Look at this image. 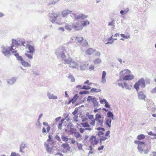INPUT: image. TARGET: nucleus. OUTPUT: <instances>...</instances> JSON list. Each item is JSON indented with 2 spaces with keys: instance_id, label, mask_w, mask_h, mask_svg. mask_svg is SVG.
Instances as JSON below:
<instances>
[{
  "instance_id": "obj_1",
  "label": "nucleus",
  "mask_w": 156,
  "mask_h": 156,
  "mask_svg": "<svg viewBox=\"0 0 156 156\" xmlns=\"http://www.w3.org/2000/svg\"><path fill=\"white\" fill-rule=\"evenodd\" d=\"M140 86L143 88H144L145 86V80L143 78H141L134 85V88L136 90L137 92L139 90Z\"/></svg>"
},
{
  "instance_id": "obj_2",
  "label": "nucleus",
  "mask_w": 156,
  "mask_h": 156,
  "mask_svg": "<svg viewBox=\"0 0 156 156\" xmlns=\"http://www.w3.org/2000/svg\"><path fill=\"white\" fill-rule=\"evenodd\" d=\"M66 62L68 64H69V66L70 67L73 69H78L79 67L78 64L73 61L71 60V58L67 59V60H66Z\"/></svg>"
},
{
  "instance_id": "obj_3",
  "label": "nucleus",
  "mask_w": 156,
  "mask_h": 156,
  "mask_svg": "<svg viewBox=\"0 0 156 156\" xmlns=\"http://www.w3.org/2000/svg\"><path fill=\"white\" fill-rule=\"evenodd\" d=\"M22 45L23 46L26 47L29 50V52L33 54L35 51V49L33 46L26 43L25 42L22 43Z\"/></svg>"
},
{
  "instance_id": "obj_4",
  "label": "nucleus",
  "mask_w": 156,
  "mask_h": 156,
  "mask_svg": "<svg viewBox=\"0 0 156 156\" xmlns=\"http://www.w3.org/2000/svg\"><path fill=\"white\" fill-rule=\"evenodd\" d=\"M131 71L128 69H125L121 71L120 73V80H122V78L126 76L128 74L130 73Z\"/></svg>"
},
{
  "instance_id": "obj_5",
  "label": "nucleus",
  "mask_w": 156,
  "mask_h": 156,
  "mask_svg": "<svg viewBox=\"0 0 156 156\" xmlns=\"http://www.w3.org/2000/svg\"><path fill=\"white\" fill-rule=\"evenodd\" d=\"M14 46V45L12 44L10 48L9 47L8 48H6L5 47H3L2 48V51L3 53H4L5 55L9 54L10 51L12 52V51L14 49L13 48Z\"/></svg>"
},
{
  "instance_id": "obj_6",
  "label": "nucleus",
  "mask_w": 156,
  "mask_h": 156,
  "mask_svg": "<svg viewBox=\"0 0 156 156\" xmlns=\"http://www.w3.org/2000/svg\"><path fill=\"white\" fill-rule=\"evenodd\" d=\"M60 15L59 12H53L50 16L51 18L52 19L51 22L53 23L55 22L56 20V18H58Z\"/></svg>"
},
{
  "instance_id": "obj_7",
  "label": "nucleus",
  "mask_w": 156,
  "mask_h": 156,
  "mask_svg": "<svg viewBox=\"0 0 156 156\" xmlns=\"http://www.w3.org/2000/svg\"><path fill=\"white\" fill-rule=\"evenodd\" d=\"M147 101L148 102V103H150L151 104V106H147V109L148 110L150 111H151L152 112H155L156 111V108L154 105V103L152 102V101H151L150 100H148Z\"/></svg>"
},
{
  "instance_id": "obj_8",
  "label": "nucleus",
  "mask_w": 156,
  "mask_h": 156,
  "mask_svg": "<svg viewBox=\"0 0 156 156\" xmlns=\"http://www.w3.org/2000/svg\"><path fill=\"white\" fill-rule=\"evenodd\" d=\"M73 16L76 20H79L80 19H84L88 17V16L85 15L83 14H80L77 15L74 14H73Z\"/></svg>"
},
{
  "instance_id": "obj_9",
  "label": "nucleus",
  "mask_w": 156,
  "mask_h": 156,
  "mask_svg": "<svg viewBox=\"0 0 156 156\" xmlns=\"http://www.w3.org/2000/svg\"><path fill=\"white\" fill-rule=\"evenodd\" d=\"M74 39L76 43L81 44L83 41V37L78 36L74 38Z\"/></svg>"
},
{
  "instance_id": "obj_10",
  "label": "nucleus",
  "mask_w": 156,
  "mask_h": 156,
  "mask_svg": "<svg viewBox=\"0 0 156 156\" xmlns=\"http://www.w3.org/2000/svg\"><path fill=\"white\" fill-rule=\"evenodd\" d=\"M27 143L26 142H23L20 145V152L21 153H24L23 150L27 147Z\"/></svg>"
},
{
  "instance_id": "obj_11",
  "label": "nucleus",
  "mask_w": 156,
  "mask_h": 156,
  "mask_svg": "<svg viewBox=\"0 0 156 156\" xmlns=\"http://www.w3.org/2000/svg\"><path fill=\"white\" fill-rule=\"evenodd\" d=\"M134 78V75L133 74H128L125 77L122 78L124 80H133Z\"/></svg>"
},
{
  "instance_id": "obj_12",
  "label": "nucleus",
  "mask_w": 156,
  "mask_h": 156,
  "mask_svg": "<svg viewBox=\"0 0 156 156\" xmlns=\"http://www.w3.org/2000/svg\"><path fill=\"white\" fill-rule=\"evenodd\" d=\"M73 27L76 30H79L83 29L82 26L81 24H80L79 23L73 25Z\"/></svg>"
},
{
  "instance_id": "obj_13",
  "label": "nucleus",
  "mask_w": 156,
  "mask_h": 156,
  "mask_svg": "<svg viewBox=\"0 0 156 156\" xmlns=\"http://www.w3.org/2000/svg\"><path fill=\"white\" fill-rule=\"evenodd\" d=\"M95 50L92 48H90L86 50L85 51L86 54L87 55H91L94 53Z\"/></svg>"
},
{
  "instance_id": "obj_14",
  "label": "nucleus",
  "mask_w": 156,
  "mask_h": 156,
  "mask_svg": "<svg viewBox=\"0 0 156 156\" xmlns=\"http://www.w3.org/2000/svg\"><path fill=\"white\" fill-rule=\"evenodd\" d=\"M88 64L85 63H82L80 65V69L82 70H85L88 67Z\"/></svg>"
},
{
  "instance_id": "obj_15",
  "label": "nucleus",
  "mask_w": 156,
  "mask_h": 156,
  "mask_svg": "<svg viewBox=\"0 0 156 156\" xmlns=\"http://www.w3.org/2000/svg\"><path fill=\"white\" fill-rule=\"evenodd\" d=\"M71 11L68 10H66L63 11L62 13V15L64 17L66 16L68 14L71 13Z\"/></svg>"
},
{
  "instance_id": "obj_16",
  "label": "nucleus",
  "mask_w": 156,
  "mask_h": 156,
  "mask_svg": "<svg viewBox=\"0 0 156 156\" xmlns=\"http://www.w3.org/2000/svg\"><path fill=\"white\" fill-rule=\"evenodd\" d=\"M61 147L64 149H65L69 151L70 147L68 144L67 143L63 144L61 145Z\"/></svg>"
},
{
  "instance_id": "obj_17",
  "label": "nucleus",
  "mask_w": 156,
  "mask_h": 156,
  "mask_svg": "<svg viewBox=\"0 0 156 156\" xmlns=\"http://www.w3.org/2000/svg\"><path fill=\"white\" fill-rule=\"evenodd\" d=\"M12 52L15 54V55L17 57L18 60L21 61V62H22V61L23 60L21 56H19V54L18 53H16V51H12Z\"/></svg>"
},
{
  "instance_id": "obj_18",
  "label": "nucleus",
  "mask_w": 156,
  "mask_h": 156,
  "mask_svg": "<svg viewBox=\"0 0 156 156\" xmlns=\"http://www.w3.org/2000/svg\"><path fill=\"white\" fill-rule=\"evenodd\" d=\"M106 75V72L105 71H103L102 73V75L101 79V81L103 83H105L106 81L105 78Z\"/></svg>"
},
{
  "instance_id": "obj_19",
  "label": "nucleus",
  "mask_w": 156,
  "mask_h": 156,
  "mask_svg": "<svg viewBox=\"0 0 156 156\" xmlns=\"http://www.w3.org/2000/svg\"><path fill=\"white\" fill-rule=\"evenodd\" d=\"M22 65L25 67L30 66L31 65L29 64L28 62L24 61V60L22 62H21Z\"/></svg>"
},
{
  "instance_id": "obj_20",
  "label": "nucleus",
  "mask_w": 156,
  "mask_h": 156,
  "mask_svg": "<svg viewBox=\"0 0 156 156\" xmlns=\"http://www.w3.org/2000/svg\"><path fill=\"white\" fill-rule=\"evenodd\" d=\"M90 24V22L88 20H87L82 22L81 25L82 26V27H85Z\"/></svg>"
},
{
  "instance_id": "obj_21",
  "label": "nucleus",
  "mask_w": 156,
  "mask_h": 156,
  "mask_svg": "<svg viewBox=\"0 0 156 156\" xmlns=\"http://www.w3.org/2000/svg\"><path fill=\"white\" fill-rule=\"evenodd\" d=\"M67 127L68 128L70 129V131H72L74 129L73 128V125L71 122H69L68 124L67 125Z\"/></svg>"
},
{
  "instance_id": "obj_22",
  "label": "nucleus",
  "mask_w": 156,
  "mask_h": 156,
  "mask_svg": "<svg viewBox=\"0 0 156 156\" xmlns=\"http://www.w3.org/2000/svg\"><path fill=\"white\" fill-rule=\"evenodd\" d=\"M107 115L108 117L111 118L112 119H114V115L111 111H109L107 112Z\"/></svg>"
},
{
  "instance_id": "obj_23",
  "label": "nucleus",
  "mask_w": 156,
  "mask_h": 156,
  "mask_svg": "<svg viewBox=\"0 0 156 156\" xmlns=\"http://www.w3.org/2000/svg\"><path fill=\"white\" fill-rule=\"evenodd\" d=\"M75 136L76 138H78L80 137V140L82 139V136L79 132H75L74 133Z\"/></svg>"
},
{
  "instance_id": "obj_24",
  "label": "nucleus",
  "mask_w": 156,
  "mask_h": 156,
  "mask_svg": "<svg viewBox=\"0 0 156 156\" xmlns=\"http://www.w3.org/2000/svg\"><path fill=\"white\" fill-rule=\"evenodd\" d=\"M92 102L94 105V106L96 107L98 105V102L97 101L96 98H93Z\"/></svg>"
},
{
  "instance_id": "obj_25",
  "label": "nucleus",
  "mask_w": 156,
  "mask_h": 156,
  "mask_svg": "<svg viewBox=\"0 0 156 156\" xmlns=\"http://www.w3.org/2000/svg\"><path fill=\"white\" fill-rule=\"evenodd\" d=\"M138 94L139 98H145L146 97L145 95L142 91L139 92Z\"/></svg>"
},
{
  "instance_id": "obj_26",
  "label": "nucleus",
  "mask_w": 156,
  "mask_h": 156,
  "mask_svg": "<svg viewBox=\"0 0 156 156\" xmlns=\"http://www.w3.org/2000/svg\"><path fill=\"white\" fill-rule=\"evenodd\" d=\"M78 98H72V99L69 100V101L67 103L68 104H69L71 102H72L73 104H74L77 100Z\"/></svg>"
},
{
  "instance_id": "obj_27",
  "label": "nucleus",
  "mask_w": 156,
  "mask_h": 156,
  "mask_svg": "<svg viewBox=\"0 0 156 156\" xmlns=\"http://www.w3.org/2000/svg\"><path fill=\"white\" fill-rule=\"evenodd\" d=\"M101 59L99 58L95 59L94 61V62L95 64H99L101 63Z\"/></svg>"
},
{
  "instance_id": "obj_28",
  "label": "nucleus",
  "mask_w": 156,
  "mask_h": 156,
  "mask_svg": "<svg viewBox=\"0 0 156 156\" xmlns=\"http://www.w3.org/2000/svg\"><path fill=\"white\" fill-rule=\"evenodd\" d=\"M62 139L63 141L67 143L68 140V138L67 136H65L64 135L61 136Z\"/></svg>"
},
{
  "instance_id": "obj_29",
  "label": "nucleus",
  "mask_w": 156,
  "mask_h": 156,
  "mask_svg": "<svg viewBox=\"0 0 156 156\" xmlns=\"http://www.w3.org/2000/svg\"><path fill=\"white\" fill-rule=\"evenodd\" d=\"M112 37H113V35H112V36L108 39V40L109 41L107 42H105V43L107 44H111L112 43V42H113L114 40H115L117 39L116 38L114 39L113 40L112 42H109V41H111L112 39Z\"/></svg>"
},
{
  "instance_id": "obj_30",
  "label": "nucleus",
  "mask_w": 156,
  "mask_h": 156,
  "mask_svg": "<svg viewBox=\"0 0 156 156\" xmlns=\"http://www.w3.org/2000/svg\"><path fill=\"white\" fill-rule=\"evenodd\" d=\"M61 58H62V59H63V60L65 61L66 62V60H67V59H66V56L65 54V53H61Z\"/></svg>"
},
{
  "instance_id": "obj_31",
  "label": "nucleus",
  "mask_w": 156,
  "mask_h": 156,
  "mask_svg": "<svg viewBox=\"0 0 156 156\" xmlns=\"http://www.w3.org/2000/svg\"><path fill=\"white\" fill-rule=\"evenodd\" d=\"M145 137V136L144 134H140L137 136V138L138 140H140L144 139Z\"/></svg>"
},
{
  "instance_id": "obj_32",
  "label": "nucleus",
  "mask_w": 156,
  "mask_h": 156,
  "mask_svg": "<svg viewBox=\"0 0 156 156\" xmlns=\"http://www.w3.org/2000/svg\"><path fill=\"white\" fill-rule=\"evenodd\" d=\"M46 151L49 153H50L52 151V148L49 147L48 144H47Z\"/></svg>"
},
{
  "instance_id": "obj_33",
  "label": "nucleus",
  "mask_w": 156,
  "mask_h": 156,
  "mask_svg": "<svg viewBox=\"0 0 156 156\" xmlns=\"http://www.w3.org/2000/svg\"><path fill=\"white\" fill-rule=\"evenodd\" d=\"M80 125H82L83 127H89L90 126V125L88 124L87 122L81 123Z\"/></svg>"
},
{
  "instance_id": "obj_34",
  "label": "nucleus",
  "mask_w": 156,
  "mask_h": 156,
  "mask_svg": "<svg viewBox=\"0 0 156 156\" xmlns=\"http://www.w3.org/2000/svg\"><path fill=\"white\" fill-rule=\"evenodd\" d=\"M128 11L129 9H127L124 10H121L120 12V13L122 15H123L126 14L128 13Z\"/></svg>"
},
{
  "instance_id": "obj_35",
  "label": "nucleus",
  "mask_w": 156,
  "mask_h": 156,
  "mask_svg": "<svg viewBox=\"0 0 156 156\" xmlns=\"http://www.w3.org/2000/svg\"><path fill=\"white\" fill-rule=\"evenodd\" d=\"M137 148L140 153L141 154H142L143 151H144V149H143L142 147L141 146H139V145H138L137 147Z\"/></svg>"
},
{
  "instance_id": "obj_36",
  "label": "nucleus",
  "mask_w": 156,
  "mask_h": 156,
  "mask_svg": "<svg viewBox=\"0 0 156 156\" xmlns=\"http://www.w3.org/2000/svg\"><path fill=\"white\" fill-rule=\"evenodd\" d=\"M121 36L125 39L129 38L130 37V35L129 34L127 35H125L124 34H120Z\"/></svg>"
},
{
  "instance_id": "obj_37",
  "label": "nucleus",
  "mask_w": 156,
  "mask_h": 156,
  "mask_svg": "<svg viewBox=\"0 0 156 156\" xmlns=\"http://www.w3.org/2000/svg\"><path fill=\"white\" fill-rule=\"evenodd\" d=\"M95 138H96V137L94 135H92L90 138V141L91 144H93V140Z\"/></svg>"
},
{
  "instance_id": "obj_38",
  "label": "nucleus",
  "mask_w": 156,
  "mask_h": 156,
  "mask_svg": "<svg viewBox=\"0 0 156 156\" xmlns=\"http://www.w3.org/2000/svg\"><path fill=\"white\" fill-rule=\"evenodd\" d=\"M81 89L89 90L91 88V87L88 86L83 85Z\"/></svg>"
},
{
  "instance_id": "obj_39",
  "label": "nucleus",
  "mask_w": 156,
  "mask_h": 156,
  "mask_svg": "<svg viewBox=\"0 0 156 156\" xmlns=\"http://www.w3.org/2000/svg\"><path fill=\"white\" fill-rule=\"evenodd\" d=\"M89 92L87 90H85L83 91H81L80 92L79 94H89Z\"/></svg>"
},
{
  "instance_id": "obj_40",
  "label": "nucleus",
  "mask_w": 156,
  "mask_h": 156,
  "mask_svg": "<svg viewBox=\"0 0 156 156\" xmlns=\"http://www.w3.org/2000/svg\"><path fill=\"white\" fill-rule=\"evenodd\" d=\"M90 91L91 92H100L101 91V90L100 89H98L95 88H92L90 90Z\"/></svg>"
},
{
  "instance_id": "obj_41",
  "label": "nucleus",
  "mask_w": 156,
  "mask_h": 156,
  "mask_svg": "<svg viewBox=\"0 0 156 156\" xmlns=\"http://www.w3.org/2000/svg\"><path fill=\"white\" fill-rule=\"evenodd\" d=\"M65 28L68 30H70L72 29V27L70 25H67L65 26Z\"/></svg>"
},
{
  "instance_id": "obj_42",
  "label": "nucleus",
  "mask_w": 156,
  "mask_h": 156,
  "mask_svg": "<svg viewBox=\"0 0 156 156\" xmlns=\"http://www.w3.org/2000/svg\"><path fill=\"white\" fill-rule=\"evenodd\" d=\"M97 121L98 122V124L100 125L101 126L103 127V121H101V120L99 119L97 120Z\"/></svg>"
},
{
  "instance_id": "obj_43",
  "label": "nucleus",
  "mask_w": 156,
  "mask_h": 156,
  "mask_svg": "<svg viewBox=\"0 0 156 156\" xmlns=\"http://www.w3.org/2000/svg\"><path fill=\"white\" fill-rule=\"evenodd\" d=\"M109 123V122L108 119H106V120L105 124L108 127L110 128L111 127V125H110Z\"/></svg>"
},
{
  "instance_id": "obj_44",
  "label": "nucleus",
  "mask_w": 156,
  "mask_h": 156,
  "mask_svg": "<svg viewBox=\"0 0 156 156\" xmlns=\"http://www.w3.org/2000/svg\"><path fill=\"white\" fill-rule=\"evenodd\" d=\"M107 139V138L103 136H101V138L99 139V140L100 141H103Z\"/></svg>"
},
{
  "instance_id": "obj_45",
  "label": "nucleus",
  "mask_w": 156,
  "mask_h": 156,
  "mask_svg": "<svg viewBox=\"0 0 156 156\" xmlns=\"http://www.w3.org/2000/svg\"><path fill=\"white\" fill-rule=\"evenodd\" d=\"M78 111V109L77 108H76L74 111L73 112L72 114L74 115H75L77 113Z\"/></svg>"
},
{
  "instance_id": "obj_46",
  "label": "nucleus",
  "mask_w": 156,
  "mask_h": 156,
  "mask_svg": "<svg viewBox=\"0 0 156 156\" xmlns=\"http://www.w3.org/2000/svg\"><path fill=\"white\" fill-rule=\"evenodd\" d=\"M105 103V107L106 108H110V105L109 104L108 102L107 101Z\"/></svg>"
},
{
  "instance_id": "obj_47",
  "label": "nucleus",
  "mask_w": 156,
  "mask_h": 156,
  "mask_svg": "<svg viewBox=\"0 0 156 156\" xmlns=\"http://www.w3.org/2000/svg\"><path fill=\"white\" fill-rule=\"evenodd\" d=\"M95 117L97 119V120L98 119H99L101 118V116L99 114H97L95 115Z\"/></svg>"
},
{
  "instance_id": "obj_48",
  "label": "nucleus",
  "mask_w": 156,
  "mask_h": 156,
  "mask_svg": "<svg viewBox=\"0 0 156 156\" xmlns=\"http://www.w3.org/2000/svg\"><path fill=\"white\" fill-rule=\"evenodd\" d=\"M93 141V144H92L93 145L97 144L98 143V140H96V138H95Z\"/></svg>"
},
{
  "instance_id": "obj_49",
  "label": "nucleus",
  "mask_w": 156,
  "mask_h": 156,
  "mask_svg": "<svg viewBox=\"0 0 156 156\" xmlns=\"http://www.w3.org/2000/svg\"><path fill=\"white\" fill-rule=\"evenodd\" d=\"M55 138L59 142H60L61 141V139L59 136L56 135L55 136Z\"/></svg>"
},
{
  "instance_id": "obj_50",
  "label": "nucleus",
  "mask_w": 156,
  "mask_h": 156,
  "mask_svg": "<svg viewBox=\"0 0 156 156\" xmlns=\"http://www.w3.org/2000/svg\"><path fill=\"white\" fill-rule=\"evenodd\" d=\"M96 129L99 131L102 130L103 131H104L105 130V129L104 128L101 127H99L97 128Z\"/></svg>"
},
{
  "instance_id": "obj_51",
  "label": "nucleus",
  "mask_w": 156,
  "mask_h": 156,
  "mask_svg": "<svg viewBox=\"0 0 156 156\" xmlns=\"http://www.w3.org/2000/svg\"><path fill=\"white\" fill-rule=\"evenodd\" d=\"M104 134V133L102 131H99L97 135L98 136H100V135H103Z\"/></svg>"
},
{
  "instance_id": "obj_52",
  "label": "nucleus",
  "mask_w": 156,
  "mask_h": 156,
  "mask_svg": "<svg viewBox=\"0 0 156 156\" xmlns=\"http://www.w3.org/2000/svg\"><path fill=\"white\" fill-rule=\"evenodd\" d=\"M69 77L71 79V82H74L75 81V79L72 76H69Z\"/></svg>"
},
{
  "instance_id": "obj_53",
  "label": "nucleus",
  "mask_w": 156,
  "mask_h": 156,
  "mask_svg": "<svg viewBox=\"0 0 156 156\" xmlns=\"http://www.w3.org/2000/svg\"><path fill=\"white\" fill-rule=\"evenodd\" d=\"M114 24V20H113L108 23V25L109 26H112Z\"/></svg>"
},
{
  "instance_id": "obj_54",
  "label": "nucleus",
  "mask_w": 156,
  "mask_h": 156,
  "mask_svg": "<svg viewBox=\"0 0 156 156\" xmlns=\"http://www.w3.org/2000/svg\"><path fill=\"white\" fill-rule=\"evenodd\" d=\"M84 83L86 84H88V85H90L91 84H92V83H89V80H86L85 82H84Z\"/></svg>"
},
{
  "instance_id": "obj_55",
  "label": "nucleus",
  "mask_w": 156,
  "mask_h": 156,
  "mask_svg": "<svg viewBox=\"0 0 156 156\" xmlns=\"http://www.w3.org/2000/svg\"><path fill=\"white\" fill-rule=\"evenodd\" d=\"M89 136L87 135H86L85 139L83 140V142L85 144L86 142L87 139L88 138Z\"/></svg>"
},
{
  "instance_id": "obj_56",
  "label": "nucleus",
  "mask_w": 156,
  "mask_h": 156,
  "mask_svg": "<svg viewBox=\"0 0 156 156\" xmlns=\"http://www.w3.org/2000/svg\"><path fill=\"white\" fill-rule=\"evenodd\" d=\"M14 80L13 79H10L8 80V82L9 83H14Z\"/></svg>"
},
{
  "instance_id": "obj_57",
  "label": "nucleus",
  "mask_w": 156,
  "mask_h": 156,
  "mask_svg": "<svg viewBox=\"0 0 156 156\" xmlns=\"http://www.w3.org/2000/svg\"><path fill=\"white\" fill-rule=\"evenodd\" d=\"M25 55L30 58H32L31 55H29L28 54H25Z\"/></svg>"
},
{
  "instance_id": "obj_58",
  "label": "nucleus",
  "mask_w": 156,
  "mask_h": 156,
  "mask_svg": "<svg viewBox=\"0 0 156 156\" xmlns=\"http://www.w3.org/2000/svg\"><path fill=\"white\" fill-rule=\"evenodd\" d=\"M85 43H83L82 44V46L83 47L88 45V42L87 41L85 40Z\"/></svg>"
},
{
  "instance_id": "obj_59",
  "label": "nucleus",
  "mask_w": 156,
  "mask_h": 156,
  "mask_svg": "<svg viewBox=\"0 0 156 156\" xmlns=\"http://www.w3.org/2000/svg\"><path fill=\"white\" fill-rule=\"evenodd\" d=\"M95 55L97 56H100L101 55L99 51L95 53Z\"/></svg>"
},
{
  "instance_id": "obj_60",
  "label": "nucleus",
  "mask_w": 156,
  "mask_h": 156,
  "mask_svg": "<svg viewBox=\"0 0 156 156\" xmlns=\"http://www.w3.org/2000/svg\"><path fill=\"white\" fill-rule=\"evenodd\" d=\"M48 139L47 140V141L48 142H50L52 141V140H51V136L50 135H49L48 136Z\"/></svg>"
},
{
  "instance_id": "obj_61",
  "label": "nucleus",
  "mask_w": 156,
  "mask_h": 156,
  "mask_svg": "<svg viewBox=\"0 0 156 156\" xmlns=\"http://www.w3.org/2000/svg\"><path fill=\"white\" fill-rule=\"evenodd\" d=\"M93 117H94V115H89L88 116V118L90 119H92L93 118Z\"/></svg>"
},
{
  "instance_id": "obj_62",
  "label": "nucleus",
  "mask_w": 156,
  "mask_h": 156,
  "mask_svg": "<svg viewBox=\"0 0 156 156\" xmlns=\"http://www.w3.org/2000/svg\"><path fill=\"white\" fill-rule=\"evenodd\" d=\"M80 131V133H83L85 130V129H82V128H80L79 129Z\"/></svg>"
},
{
  "instance_id": "obj_63",
  "label": "nucleus",
  "mask_w": 156,
  "mask_h": 156,
  "mask_svg": "<svg viewBox=\"0 0 156 156\" xmlns=\"http://www.w3.org/2000/svg\"><path fill=\"white\" fill-rule=\"evenodd\" d=\"M70 117L69 116V114L66 115L65 117V119H66L67 121H69V120Z\"/></svg>"
},
{
  "instance_id": "obj_64",
  "label": "nucleus",
  "mask_w": 156,
  "mask_h": 156,
  "mask_svg": "<svg viewBox=\"0 0 156 156\" xmlns=\"http://www.w3.org/2000/svg\"><path fill=\"white\" fill-rule=\"evenodd\" d=\"M152 93H156V87L152 89L151 91Z\"/></svg>"
}]
</instances>
